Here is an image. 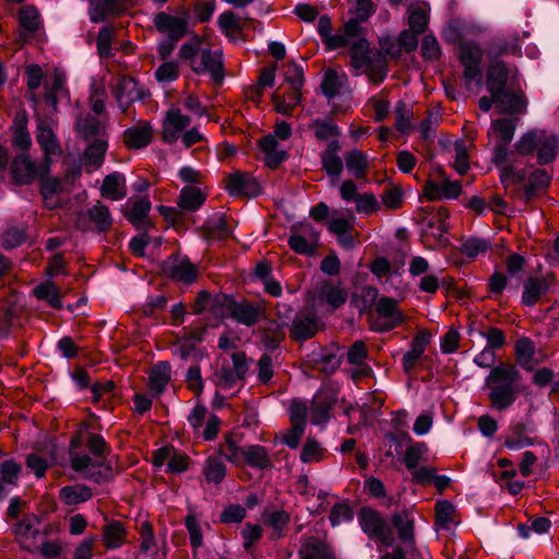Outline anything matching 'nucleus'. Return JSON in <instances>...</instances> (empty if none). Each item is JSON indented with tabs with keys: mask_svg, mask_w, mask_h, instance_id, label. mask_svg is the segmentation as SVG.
Masks as SVG:
<instances>
[{
	"mask_svg": "<svg viewBox=\"0 0 559 559\" xmlns=\"http://www.w3.org/2000/svg\"><path fill=\"white\" fill-rule=\"evenodd\" d=\"M88 142L90 144L84 150L82 162L85 171L91 174L103 166L108 150V142L105 138H98Z\"/></svg>",
	"mask_w": 559,
	"mask_h": 559,
	"instance_id": "obj_21",
	"label": "nucleus"
},
{
	"mask_svg": "<svg viewBox=\"0 0 559 559\" xmlns=\"http://www.w3.org/2000/svg\"><path fill=\"white\" fill-rule=\"evenodd\" d=\"M491 129L498 136L497 143L510 145L515 133L516 123L510 118L496 119L491 123Z\"/></svg>",
	"mask_w": 559,
	"mask_h": 559,
	"instance_id": "obj_54",
	"label": "nucleus"
},
{
	"mask_svg": "<svg viewBox=\"0 0 559 559\" xmlns=\"http://www.w3.org/2000/svg\"><path fill=\"white\" fill-rule=\"evenodd\" d=\"M151 210V202L148 199H140L135 201L131 210L126 214L127 219L136 228L143 223Z\"/></svg>",
	"mask_w": 559,
	"mask_h": 559,
	"instance_id": "obj_60",
	"label": "nucleus"
},
{
	"mask_svg": "<svg viewBox=\"0 0 559 559\" xmlns=\"http://www.w3.org/2000/svg\"><path fill=\"white\" fill-rule=\"evenodd\" d=\"M341 144L338 140H331L321 154L322 168L330 177L337 179L343 171V160L338 156Z\"/></svg>",
	"mask_w": 559,
	"mask_h": 559,
	"instance_id": "obj_32",
	"label": "nucleus"
},
{
	"mask_svg": "<svg viewBox=\"0 0 559 559\" xmlns=\"http://www.w3.org/2000/svg\"><path fill=\"white\" fill-rule=\"evenodd\" d=\"M350 67L354 75L358 76L372 67L369 57V44L367 39L358 37L349 47Z\"/></svg>",
	"mask_w": 559,
	"mask_h": 559,
	"instance_id": "obj_25",
	"label": "nucleus"
},
{
	"mask_svg": "<svg viewBox=\"0 0 559 559\" xmlns=\"http://www.w3.org/2000/svg\"><path fill=\"white\" fill-rule=\"evenodd\" d=\"M36 141L44 154L41 169L49 171L52 158L60 156L62 151L53 130L46 120L38 119Z\"/></svg>",
	"mask_w": 559,
	"mask_h": 559,
	"instance_id": "obj_8",
	"label": "nucleus"
},
{
	"mask_svg": "<svg viewBox=\"0 0 559 559\" xmlns=\"http://www.w3.org/2000/svg\"><path fill=\"white\" fill-rule=\"evenodd\" d=\"M170 380V365L168 361H159L155 365L148 376L150 390L159 395L167 386Z\"/></svg>",
	"mask_w": 559,
	"mask_h": 559,
	"instance_id": "obj_43",
	"label": "nucleus"
},
{
	"mask_svg": "<svg viewBox=\"0 0 559 559\" xmlns=\"http://www.w3.org/2000/svg\"><path fill=\"white\" fill-rule=\"evenodd\" d=\"M343 86V78L335 71L328 70L321 83V90L328 98H334Z\"/></svg>",
	"mask_w": 559,
	"mask_h": 559,
	"instance_id": "obj_62",
	"label": "nucleus"
},
{
	"mask_svg": "<svg viewBox=\"0 0 559 559\" xmlns=\"http://www.w3.org/2000/svg\"><path fill=\"white\" fill-rule=\"evenodd\" d=\"M206 193L199 187H183L178 198V209L182 212H195L205 202Z\"/></svg>",
	"mask_w": 559,
	"mask_h": 559,
	"instance_id": "obj_34",
	"label": "nucleus"
},
{
	"mask_svg": "<svg viewBox=\"0 0 559 559\" xmlns=\"http://www.w3.org/2000/svg\"><path fill=\"white\" fill-rule=\"evenodd\" d=\"M259 147L263 153V160L269 168H276L282 162L288 158L284 150L278 148V142L275 135H265L259 142Z\"/></svg>",
	"mask_w": 559,
	"mask_h": 559,
	"instance_id": "obj_33",
	"label": "nucleus"
},
{
	"mask_svg": "<svg viewBox=\"0 0 559 559\" xmlns=\"http://www.w3.org/2000/svg\"><path fill=\"white\" fill-rule=\"evenodd\" d=\"M191 119L177 107L169 108L162 120V140L175 144L190 126Z\"/></svg>",
	"mask_w": 559,
	"mask_h": 559,
	"instance_id": "obj_10",
	"label": "nucleus"
},
{
	"mask_svg": "<svg viewBox=\"0 0 559 559\" xmlns=\"http://www.w3.org/2000/svg\"><path fill=\"white\" fill-rule=\"evenodd\" d=\"M323 456L324 449L321 444L314 439H307L300 453L301 462L307 464L314 463L321 461Z\"/></svg>",
	"mask_w": 559,
	"mask_h": 559,
	"instance_id": "obj_63",
	"label": "nucleus"
},
{
	"mask_svg": "<svg viewBox=\"0 0 559 559\" xmlns=\"http://www.w3.org/2000/svg\"><path fill=\"white\" fill-rule=\"evenodd\" d=\"M226 188L231 195L254 197L260 192L258 180L250 174L240 171L227 176Z\"/></svg>",
	"mask_w": 559,
	"mask_h": 559,
	"instance_id": "obj_18",
	"label": "nucleus"
},
{
	"mask_svg": "<svg viewBox=\"0 0 559 559\" xmlns=\"http://www.w3.org/2000/svg\"><path fill=\"white\" fill-rule=\"evenodd\" d=\"M200 341V338L191 336L182 337L173 344L171 353L181 360L198 362L203 358L202 350L197 346Z\"/></svg>",
	"mask_w": 559,
	"mask_h": 559,
	"instance_id": "obj_35",
	"label": "nucleus"
},
{
	"mask_svg": "<svg viewBox=\"0 0 559 559\" xmlns=\"http://www.w3.org/2000/svg\"><path fill=\"white\" fill-rule=\"evenodd\" d=\"M127 193L128 191L124 175L118 171H114L104 178L103 185L100 187V195L103 198L109 199L111 201H119L126 198Z\"/></svg>",
	"mask_w": 559,
	"mask_h": 559,
	"instance_id": "obj_31",
	"label": "nucleus"
},
{
	"mask_svg": "<svg viewBox=\"0 0 559 559\" xmlns=\"http://www.w3.org/2000/svg\"><path fill=\"white\" fill-rule=\"evenodd\" d=\"M495 361V350L488 347L474 357V362L478 367L491 368L485 379V385L489 389L488 397L493 409L503 412L510 408L518 399L516 383L521 374L515 366L511 364L493 366Z\"/></svg>",
	"mask_w": 559,
	"mask_h": 559,
	"instance_id": "obj_2",
	"label": "nucleus"
},
{
	"mask_svg": "<svg viewBox=\"0 0 559 559\" xmlns=\"http://www.w3.org/2000/svg\"><path fill=\"white\" fill-rule=\"evenodd\" d=\"M516 362L527 371H532L537 364L535 360V344L526 336L520 337L514 345Z\"/></svg>",
	"mask_w": 559,
	"mask_h": 559,
	"instance_id": "obj_38",
	"label": "nucleus"
},
{
	"mask_svg": "<svg viewBox=\"0 0 559 559\" xmlns=\"http://www.w3.org/2000/svg\"><path fill=\"white\" fill-rule=\"evenodd\" d=\"M462 191L459 181H452L448 178L442 179L440 182L429 180L426 182L424 192L428 200H442V199H456Z\"/></svg>",
	"mask_w": 559,
	"mask_h": 559,
	"instance_id": "obj_23",
	"label": "nucleus"
},
{
	"mask_svg": "<svg viewBox=\"0 0 559 559\" xmlns=\"http://www.w3.org/2000/svg\"><path fill=\"white\" fill-rule=\"evenodd\" d=\"M310 129L313 130L314 136L319 141L337 140L341 135L340 128L331 120L316 119L311 122Z\"/></svg>",
	"mask_w": 559,
	"mask_h": 559,
	"instance_id": "obj_53",
	"label": "nucleus"
},
{
	"mask_svg": "<svg viewBox=\"0 0 559 559\" xmlns=\"http://www.w3.org/2000/svg\"><path fill=\"white\" fill-rule=\"evenodd\" d=\"M202 229L206 239H225L230 235L226 218L221 213L209 216Z\"/></svg>",
	"mask_w": 559,
	"mask_h": 559,
	"instance_id": "obj_41",
	"label": "nucleus"
},
{
	"mask_svg": "<svg viewBox=\"0 0 559 559\" xmlns=\"http://www.w3.org/2000/svg\"><path fill=\"white\" fill-rule=\"evenodd\" d=\"M93 497L91 488L83 484L64 486L59 491L60 500L67 506H74L90 500Z\"/></svg>",
	"mask_w": 559,
	"mask_h": 559,
	"instance_id": "obj_44",
	"label": "nucleus"
},
{
	"mask_svg": "<svg viewBox=\"0 0 559 559\" xmlns=\"http://www.w3.org/2000/svg\"><path fill=\"white\" fill-rule=\"evenodd\" d=\"M38 522V518L35 514H27L14 524L13 533L20 543H24L37 535L38 531L35 526Z\"/></svg>",
	"mask_w": 559,
	"mask_h": 559,
	"instance_id": "obj_51",
	"label": "nucleus"
},
{
	"mask_svg": "<svg viewBox=\"0 0 559 559\" xmlns=\"http://www.w3.org/2000/svg\"><path fill=\"white\" fill-rule=\"evenodd\" d=\"M364 489L368 496L376 499H385V504L389 507L393 503V497L386 496V490L382 480L377 477H368L364 481Z\"/></svg>",
	"mask_w": 559,
	"mask_h": 559,
	"instance_id": "obj_61",
	"label": "nucleus"
},
{
	"mask_svg": "<svg viewBox=\"0 0 559 559\" xmlns=\"http://www.w3.org/2000/svg\"><path fill=\"white\" fill-rule=\"evenodd\" d=\"M358 523L369 538L378 539L382 545H393L394 537L386 520L371 507H362L358 512Z\"/></svg>",
	"mask_w": 559,
	"mask_h": 559,
	"instance_id": "obj_5",
	"label": "nucleus"
},
{
	"mask_svg": "<svg viewBox=\"0 0 559 559\" xmlns=\"http://www.w3.org/2000/svg\"><path fill=\"white\" fill-rule=\"evenodd\" d=\"M243 464L261 471L272 467V461L267 450L260 444L245 447Z\"/></svg>",
	"mask_w": 559,
	"mask_h": 559,
	"instance_id": "obj_40",
	"label": "nucleus"
},
{
	"mask_svg": "<svg viewBox=\"0 0 559 559\" xmlns=\"http://www.w3.org/2000/svg\"><path fill=\"white\" fill-rule=\"evenodd\" d=\"M179 57L189 63L195 74H209L216 83L224 80L222 51L213 50L200 36L195 35L183 43L179 49Z\"/></svg>",
	"mask_w": 559,
	"mask_h": 559,
	"instance_id": "obj_3",
	"label": "nucleus"
},
{
	"mask_svg": "<svg viewBox=\"0 0 559 559\" xmlns=\"http://www.w3.org/2000/svg\"><path fill=\"white\" fill-rule=\"evenodd\" d=\"M336 402V396L332 391L318 392L311 402L310 421L313 425H323L330 419V412Z\"/></svg>",
	"mask_w": 559,
	"mask_h": 559,
	"instance_id": "obj_19",
	"label": "nucleus"
},
{
	"mask_svg": "<svg viewBox=\"0 0 559 559\" xmlns=\"http://www.w3.org/2000/svg\"><path fill=\"white\" fill-rule=\"evenodd\" d=\"M496 107L500 114H521L527 106V99L522 91L501 90L493 94Z\"/></svg>",
	"mask_w": 559,
	"mask_h": 559,
	"instance_id": "obj_17",
	"label": "nucleus"
},
{
	"mask_svg": "<svg viewBox=\"0 0 559 559\" xmlns=\"http://www.w3.org/2000/svg\"><path fill=\"white\" fill-rule=\"evenodd\" d=\"M428 4L421 3L413 5L408 10V24L413 32L423 34L428 25Z\"/></svg>",
	"mask_w": 559,
	"mask_h": 559,
	"instance_id": "obj_50",
	"label": "nucleus"
},
{
	"mask_svg": "<svg viewBox=\"0 0 559 559\" xmlns=\"http://www.w3.org/2000/svg\"><path fill=\"white\" fill-rule=\"evenodd\" d=\"M233 366H223L215 372V383L223 390L234 389L239 381L245 380L249 365L243 352H234L231 354Z\"/></svg>",
	"mask_w": 559,
	"mask_h": 559,
	"instance_id": "obj_7",
	"label": "nucleus"
},
{
	"mask_svg": "<svg viewBox=\"0 0 559 559\" xmlns=\"http://www.w3.org/2000/svg\"><path fill=\"white\" fill-rule=\"evenodd\" d=\"M74 129L78 136L84 141H94L105 135V127L96 117L90 114L78 117Z\"/></svg>",
	"mask_w": 559,
	"mask_h": 559,
	"instance_id": "obj_30",
	"label": "nucleus"
},
{
	"mask_svg": "<svg viewBox=\"0 0 559 559\" xmlns=\"http://www.w3.org/2000/svg\"><path fill=\"white\" fill-rule=\"evenodd\" d=\"M224 305L229 317L246 326L254 325L264 314L262 306L248 300L237 301L225 297Z\"/></svg>",
	"mask_w": 559,
	"mask_h": 559,
	"instance_id": "obj_9",
	"label": "nucleus"
},
{
	"mask_svg": "<svg viewBox=\"0 0 559 559\" xmlns=\"http://www.w3.org/2000/svg\"><path fill=\"white\" fill-rule=\"evenodd\" d=\"M13 180L19 185H28L36 178L47 175L49 171L41 169V162L36 164L28 156L19 155L11 164Z\"/></svg>",
	"mask_w": 559,
	"mask_h": 559,
	"instance_id": "obj_13",
	"label": "nucleus"
},
{
	"mask_svg": "<svg viewBox=\"0 0 559 559\" xmlns=\"http://www.w3.org/2000/svg\"><path fill=\"white\" fill-rule=\"evenodd\" d=\"M153 139V129L148 121H140L123 132V143L128 148L140 150L146 147Z\"/></svg>",
	"mask_w": 559,
	"mask_h": 559,
	"instance_id": "obj_20",
	"label": "nucleus"
},
{
	"mask_svg": "<svg viewBox=\"0 0 559 559\" xmlns=\"http://www.w3.org/2000/svg\"><path fill=\"white\" fill-rule=\"evenodd\" d=\"M243 452L245 447H238L230 437L225 438V442L219 449L221 455L236 466L243 465Z\"/></svg>",
	"mask_w": 559,
	"mask_h": 559,
	"instance_id": "obj_57",
	"label": "nucleus"
},
{
	"mask_svg": "<svg viewBox=\"0 0 559 559\" xmlns=\"http://www.w3.org/2000/svg\"><path fill=\"white\" fill-rule=\"evenodd\" d=\"M202 472L209 484L219 485L226 476V466L219 457L209 456Z\"/></svg>",
	"mask_w": 559,
	"mask_h": 559,
	"instance_id": "obj_47",
	"label": "nucleus"
},
{
	"mask_svg": "<svg viewBox=\"0 0 559 559\" xmlns=\"http://www.w3.org/2000/svg\"><path fill=\"white\" fill-rule=\"evenodd\" d=\"M289 522L290 515L284 510H273L263 514V523L271 528L270 538L272 540H277L285 536Z\"/></svg>",
	"mask_w": 559,
	"mask_h": 559,
	"instance_id": "obj_37",
	"label": "nucleus"
},
{
	"mask_svg": "<svg viewBox=\"0 0 559 559\" xmlns=\"http://www.w3.org/2000/svg\"><path fill=\"white\" fill-rule=\"evenodd\" d=\"M521 156H536L540 166L552 163L559 152V136L543 129H533L523 133L514 144Z\"/></svg>",
	"mask_w": 559,
	"mask_h": 559,
	"instance_id": "obj_4",
	"label": "nucleus"
},
{
	"mask_svg": "<svg viewBox=\"0 0 559 559\" xmlns=\"http://www.w3.org/2000/svg\"><path fill=\"white\" fill-rule=\"evenodd\" d=\"M353 516L354 512L349 504L347 502H338L332 507L329 520L331 525L334 527L344 522L352 521Z\"/></svg>",
	"mask_w": 559,
	"mask_h": 559,
	"instance_id": "obj_64",
	"label": "nucleus"
},
{
	"mask_svg": "<svg viewBox=\"0 0 559 559\" xmlns=\"http://www.w3.org/2000/svg\"><path fill=\"white\" fill-rule=\"evenodd\" d=\"M430 340L431 334L427 331H420L414 336L411 342V349L404 354L402 359L403 369L406 373H409L415 368Z\"/></svg>",
	"mask_w": 559,
	"mask_h": 559,
	"instance_id": "obj_27",
	"label": "nucleus"
},
{
	"mask_svg": "<svg viewBox=\"0 0 559 559\" xmlns=\"http://www.w3.org/2000/svg\"><path fill=\"white\" fill-rule=\"evenodd\" d=\"M102 536L107 548L118 549L127 542V530L122 522L111 521L104 526Z\"/></svg>",
	"mask_w": 559,
	"mask_h": 559,
	"instance_id": "obj_42",
	"label": "nucleus"
},
{
	"mask_svg": "<svg viewBox=\"0 0 559 559\" xmlns=\"http://www.w3.org/2000/svg\"><path fill=\"white\" fill-rule=\"evenodd\" d=\"M163 271L169 278L185 284L193 283L199 273L198 266L190 259L181 255H174L166 260Z\"/></svg>",
	"mask_w": 559,
	"mask_h": 559,
	"instance_id": "obj_11",
	"label": "nucleus"
},
{
	"mask_svg": "<svg viewBox=\"0 0 559 559\" xmlns=\"http://www.w3.org/2000/svg\"><path fill=\"white\" fill-rule=\"evenodd\" d=\"M346 167L349 173L357 179L366 177L368 169V157L365 153L358 150L349 151L344 156Z\"/></svg>",
	"mask_w": 559,
	"mask_h": 559,
	"instance_id": "obj_48",
	"label": "nucleus"
},
{
	"mask_svg": "<svg viewBox=\"0 0 559 559\" xmlns=\"http://www.w3.org/2000/svg\"><path fill=\"white\" fill-rule=\"evenodd\" d=\"M395 116V128L401 133H408L413 130V124L411 122L413 117V109L403 100H399L396 103L394 109Z\"/></svg>",
	"mask_w": 559,
	"mask_h": 559,
	"instance_id": "obj_56",
	"label": "nucleus"
},
{
	"mask_svg": "<svg viewBox=\"0 0 559 559\" xmlns=\"http://www.w3.org/2000/svg\"><path fill=\"white\" fill-rule=\"evenodd\" d=\"M87 217L91 223L94 224L98 233H106L110 230L112 226V217L107 205L97 201L96 204L88 207L84 214L76 221V227L82 231H86L88 228L84 222V217Z\"/></svg>",
	"mask_w": 559,
	"mask_h": 559,
	"instance_id": "obj_15",
	"label": "nucleus"
},
{
	"mask_svg": "<svg viewBox=\"0 0 559 559\" xmlns=\"http://www.w3.org/2000/svg\"><path fill=\"white\" fill-rule=\"evenodd\" d=\"M378 320L373 322L372 330L376 332H389L406 321V316L399 307V301L392 297L382 296L374 305Z\"/></svg>",
	"mask_w": 559,
	"mask_h": 559,
	"instance_id": "obj_6",
	"label": "nucleus"
},
{
	"mask_svg": "<svg viewBox=\"0 0 559 559\" xmlns=\"http://www.w3.org/2000/svg\"><path fill=\"white\" fill-rule=\"evenodd\" d=\"M391 522L396 528L400 540L407 547L415 545V520L412 511L403 509L391 516Z\"/></svg>",
	"mask_w": 559,
	"mask_h": 559,
	"instance_id": "obj_22",
	"label": "nucleus"
},
{
	"mask_svg": "<svg viewBox=\"0 0 559 559\" xmlns=\"http://www.w3.org/2000/svg\"><path fill=\"white\" fill-rule=\"evenodd\" d=\"M551 174L547 169L536 168L530 176L523 188L522 198L525 203L532 201L536 195L544 192L551 181Z\"/></svg>",
	"mask_w": 559,
	"mask_h": 559,
	"instance_id": "obj_28",
	"label": "nucleus"
},
{
	"mask_svg": "<svg viewBox=\"0 0 559 559\" xmlns=\"http://www.w3.org/2000/svg\"><path fill=\"white\" fill-rule=\"evenodd\" d=\"M115 96L122 111H126L132 103L142 98L138 82L130 76H123L119 80Z\"/></svg>",
	"mask_w": 559,
	"mask_h": 559,
	"instance_id": "obj_29",
	"label": "nucleus"
},
{
	"mask_svg": "<svg viewBox=\"0 0 559 559\" xmlns=\"http://www.w3.org/2000/svg\"><path fill=\"white\" fill-rule=\"evenodd\" d=\"M13 144L15 147L26 151L32 145L31 134L27 130V119L22 117L16 119L13 128Z\"/></svg>",
	"mask_w": 559,
	"mask_h": 559,
	"instance_id": "obj_58",
	"label": "nucleus"
},
{
	"mask_svg": "<svg viewBox=\"0 0 559 559\" xmlns=\"http://www.w3.org/2000/svg\"><path fill=\"white\" fill-rule=\"evenodd\" d=\"M22 37L33 36L40 27L41 21L38 10L34 5H23L17 14Z\"/></svg>",
	"mask_w": 559,
	"mask_h": 559,
	"instance_id": "obj_39",
	"label": "nucleus"
},
{
	"mask_svg": "<svg viewBox=\"0 0 559 559\" xmlns=\"http://www.w3.org/2000/svg\"><path fill=\"white\" fill-rule=\"evenodd\" d=\"M299 559H335L328 543L314 535L305 534L300 538Z\"/></svg>",
	"mask_w": 559,
	"mask_h": 559,
	"instance_id": "obj_16",
	"label": "nucleus"
},
{
	"mask_svg": "<svg viewBox=\"0 0 559 559\" xmlns=\"http://www.w3.org/2000/svg\"><path fill=\"white\" fill-rule=\"evenodd\" d=\"M110 444L105 438L92 431H79L69 442V464L72 471L95 484L111 479L112 466L108 456Z\"/></svg>",
	"mask_w": 559,
	"mask_h": 559,
	"instance_id": "obj_1",
	"label": "nucleus"
},
{
	"mask_svg": "<svg viewBox=\"0 0 559 559\" xmlns=\"http://www.w3.org/2000/svg\"><path fill=\"white\" fill-rule=\"evenodd\" d=\"M448 210L445 207H439L436 212L431 213V217L427 218L426 226L430 229H436L433 236L441 238L445 233H448Z\"/></svg>",
	"mask_w": 559,
	"mask_h": 559,
	"instance_id": "obj_59",
	"label": "nucleus"
},
{
	"mask_svg": "<svg viewBox=\"0 0 559 559\" xmlns=\"http://www.w3.org/2000/svg\"><path fill=\"white\" fill-rule=\"evenodd\" d=\"M555 282L552 273L544 276H530L523 283L521 301L526 307H534L549 292Z\"/></svg>",
	"mask_w": 559,
	"mask_h": 559,
	"instance_id": "obj_12",
	"label": "nucleus"
},
{
	"mask_svg": "<svg viewBox=\"0 0 559 559\" xmlns=\"http://www.w3.org/2000/svg\"><path fill=\"white\" fill-rule=\"evenodd\" d=\"M155 28L167 37L181 39L188 33V19L175 16L166 12H158L153 20Z\"/></svg>",
	"mask_w": 559,
	"mask_h": 559,
	"instance_id": "obj_14",
	"label": "nucleus"
},
{
	"mask_svg": "<svg viewBox=\"0 0 559 559\" xmlns=\"http://www.w3.org/2000/svg\"><path fill=\"white\" fill-rule=\"evenodd\" d=\"M346 292L331 284L323 285L319 290V300L321 304H326L332 310L340 308L346 302Z\"/></svg>",
	"mask_w": 559,
	"mask_h": 559,
	"instance_id": "obj_45",
	"label": "nucleus"
},
{
	"mask_svg": "<svg viewBox=\"0 0 559 559\" xmlns=\"http://www.w3.org/2000/svg\"><path fill=\"white\" fill-rule=\"evenodd\" d=\"M510 76V69L503 61L491 62L486 72V88L490 95L504 90Z\"/></svg>",
	"mask_w": 559,
	"mask_h": 559,
	"instance_id": "obj_26",
	"label": "nucleus"
},
{
	"mask_svg": "<svg viewBox=\"0 0 559 559\" xmlns=\"http://www.w3.org/2000/svg\"><path fill=\"white\" fill-rule=\"evenodd\" d=\"M33 293L37 299L47 301L50 307L56 309L62 308L59 289L53 282L46 281L40 283L33 289Z\"/></svg>",
	"mask_w": 559,
	"mask_h": 559,
	"instance_id": "obj_49",
	"label": "nucleus"
},
{
	"mask_svg": "<svg viewBox=\"0 0 559 559\" xmlns=\"http://www.w3.org/2000/svg\"><path fill=\"white\" fill-rule=\"evenodd\" d=\"M509 430L511 436L504 440L507 449L516 451L534 444L533 439L527 436L528 432H534V426L531 423H511Z\"/></svg>",
	"mask_w": 559,
	"mask_h": 559,
	"instance_id": "obj_24",
	"label": "nucleus"
},
{
	"mask_svg": "<svg viewBox=\"0 0 559 559\" xmlns=\"http://www.w3.org/2000/svg\"><path fill=\"white\" fill-rule=\"evenodd\" d=\"M27 239L26 229L24 227H8L1 235L0 243L7 250L15 249L22 246Z\"/></svg>",
	"mask_w": 559,
	"mask_h": 559,
	"instance_id": "obj_55",
	"label": "nucleus"
},
{
	"mask_svg": "<svg viewBox=\"0 0 559 559\" xmlns=\"http://www.w3.org/2000/svg\"><path fill=\"white\" fill-rule=\"evenodd\" d=\"M483 49L473 41H462L459 46V59L462 66H480Z\"/></svg>",
	"mask_w": 559,
	"mask_h": 559,
	"instance_id": "obj_52",
	"label": "nucleus"
},
{
	"mask_svg": "<svg viewBox=\"0 0 559 559\" xmlns=\"http://www.w3.org/2000/svg\"><path fill=\"white\" fill-rule=\"evenodd\" d=\"M318 332V321L314 317L297 314L290 326V336L298 342L313 337Z\"/></svg>",
	"mask_w": 559,
	"mask_h": 559,
	"instance_id": "obj_36",
	"label": "nucleus"
},
{
	"mask_svg": "<svg viewBox=\"0 0 559 559\" xmlns=\"http://www.w3.org/2000/svg\"><path fill=\"white\" fill-rule=\"evenodd\" d=\"M490 241L480 237H467L461 240L460 252L468 259H476L490 249Z\"/></svg>",
	"mask_w": 559,
	"mask_h": 559,
	"instance_id": "obj_46",
	"label": "nucleus"
}]
</instances>
